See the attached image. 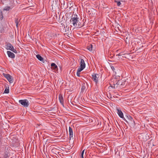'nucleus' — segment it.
<instances>
[{
    "mask_svg": "<svg viewBox=\"0 0 158 158\" xmlns=\"http://www.w3.org/2000/svg\"><path fill=\"white\" fill-rule=\"evenodd\" d=\"M125 83H126V81L123 82L121 80H117L116 79H112L110 82V84L111 87L115 89L118 87H123L125 85Z\"/></svg>",
    "mask_w": 158,
    "mask_h": 158,
    "instance_id": "1",
    "label": "nucleus"
},
{
    "mask_svg": "<svg viewBox=\"0 0 158 158\" xmlns=\"http://www.w3.org/2000/svg\"><path fill=\"white\" fill-rule=\"evenodd\" d=\"M71 23L75 28H81L83 27L84 23L79 21V18L77 15H74V17H72L71 19Z\"/></svg>",
    "mask_w": 158,
    "mask_h": 158,
    "instance_id": "2",
    "label": "nucleus"
},
{
    "mask_svg": "<svg viewBox=\"0 0 158 158\" xmlns=\"http://www.w3.org/2000/svg\"><path fill=\"white\" fill-rule=\"evenodd\" d=\"M19 102L25 107H28L29 105V101L26 99L19 100Z\"/></svg>",
    "mask_w": 158,
    "mask_h": 158,
    "instance_id": "3",
    "label": "nucleus"
},
{
    "mask_svg": "<svg viewBox=\"0 0 158 158\" xmlns=\"http://www.w3.org/2000/svg\"><path fill=\"white\" fill-rule=\"evenodd\" d=\"M6 48L7 49L10 50L15 53H16L17 52L16 50L14 48L13 46L9 43H6Z\"/></svg>",
    "mask_w": 158,
    "mask_h": 158,
    "instance_id": "4",
    "label": "nucleus"
},
{
    "mask_svg": "<svg viewBox=\"0 0 158 158\" xmlns=\"http://www.w3.org/2000/svg\"><path fill=\"white\" fill-rule=\"evenodd\" d=\"M3 75L4 77L7 79L10 83H12L13 82V80L12 77L9 74L3 73Z\"/></svg>",
    "mask_w": 158,
    "mask_h": 158,
    "instance_id": "5",
    "label": "nucleus"
},
{
    "mask_svg": "<svg viewBox=\"0 0 158 158\" xmlns=\"http://www.w3.org/2000/svg\"><path fill=\"white\" fill-rule=\"evenodd\" d=\"M92 79L97 84L98 82V78L99 77V75L98 74L94 73L92 75Z\"/></svg>",
    "mask_w": 158,
    "mask_h": 158,
    "instance_id": "6",
    "label": "nucleus"
},
{
    "mask_svg": "<svg viewBox=\"0 0 158 158\" xmlns=\"http://www.w3.org/2000/svg\"><path fill=\"white\" fill-rule=\"evenodd\" d=\"M117 113H118L119 116L121 118H123V120H124L126 122H127V121L126 120L125 118H124L123 114L122 113V111L121 110L118 108H117Z\"/></svg>",
    "mask_w": 158,
    "mask_h": 158,
    "instance_id": "7",
    "label": "nucleus"
},
{
    "mask_svg": "<svg viewBox=\"0 0 158 158\" xmlns=\"http://www.w3.org/2000/svg\"><path fill=\"white\" fill-rule=\"evenodd\" d=\"M69 139L70 140L71 139H73V131L70 127H69Z\"/></svg>",
    "mask_w": 158,
    "mask_h": 158,
    "instance_id": "8",
    "label": "nucleus"
},
{
    "mask_svg": "<svg viewBox=\"0 0 158 158\" xmlns=\"http://www.w3.org/2000/svg\"><path fill=\"white\" fill-rule=\"evenodd\" d=\"M59 99L61 105L64 106V98L63 97V95L60 94L59 95Z\"/></svg>",
    "mask_w": 158,
    "mask_h": 158,
    "instance_id": "9",
    "label": "nucleus"
},
{
    "mask_svg": "<svg viewBox=\"0 0 158 158\" xmlns=\"http://www.w3.org/2000/svg\"><path fill=\"white\" fill-rule=\"evenodd\" d=\"M51 69L54 70L55 72H56L58 70L57 66L54 63H52L51 64Z\"/></svg>",
    "mask_w": 158,
    "mask_h": 158,
    "instance_id": "10",
    "label": "nucleus"
},
{
    "mask_svg": "<svg viewBox=\"0 0 158 158\" xmlns=\"http://www.w3.org/2000/svg\"><path fill=\"white\" fill-rule=\"evenodd\" d=\"M7 53L9 57L11 58H14L15 57V55L13 52L10 51H7Z\"/></svg>",
    "mask_w": 158,
    "mask_h": 158,
    "instance_id": "11",
    "label": "nucleus"
},
{
    "mask_svg": "<svg viewBox=\"0 0 158 158\" xmlns=\"http://www.w3.org/2000/svg\"><path fill=\"white\" fill-rule=\"evenodd\" d=\"M85 64L84 60L83 59H81L80 61V67L85 68Z\"/></svg>",
    "mask_w": 158,
    "mask_h": 158,
    "instance_id": "12",
    "label": "nucleus"
},
{
    "mask_svg": "<svg viewBox=\"0 0 158 158\" xmlns=\"http://www.w3.org/2000/svg\"><path fill=\"white\" fill-rule=\"evenodd\" d=\"M15 23L16 24V26L17 28L18 27V25L20 23V20H19L18 19L16 18L15 20Z\"/></svg>",
    "mask_w": 158,
    "mask_h": 158,
    "instance_id": "13",
    "label": "nucleus"
},
{
    "mask_svg": "<svg viewBox=\"0 0 158 158\" xmlns=\"http://www.w3.org/2000/svg\"><path fill=\"white\" fill-rule=\"evenodd\" d=\"M37 58L40 61H42L43 60V58L40 55L38 54L36 55Z\"/></svg>",
    "mask_w": 158,
    "mask_h": 158,
    "instance_id": "14",
    "label": "nucleus"
},
{
    "mask_svg": "<svg viewBox=\"0 0 158 158\" xmlns=\"http://www.w3.org/2000/svg\"><path fill=\"white\" fill-rule=\"evenodd\" d=\"M87 49L90 51L92 50V45L91 44H89L87 47Z\"/></svg>",
    "mask_w": 158,
    "mask_h": 158,
    "instance_id": "15",
    "label": "nucleus"
},
{
    "mask_svg": "<svg viewBox=\"0 0 158 158\" xmlns=\"http://www.w3.org/2000/svg\"><path fill=\"white\" fill-rule=\"evenodd\" d=\"M9 87H6L4 91V93L5 94H8L9 93Z\"/></svg>",
    "mask_w": 158,
    "mask_h": 158,
    "instance_id": "16",
    "label": "nucleus"
},
{
    "mask_svg": "<svg viewBox=\"0 0 158 158\" xmlns=\"http://www.w3.org/2000/svg\"><path fill=\"white\" fill-rule=\"evenodd\" d=\"M11 9L10 7L9 6H7L5 7L3 9L4 10L8 11L10 10Z\"/></svg>",
    "mask_w": 158,
    "mask_h": 158,
    "instance_id": "17",
    "label": "nucleus"
},
{
    "mask_svg": "<svg viewBox=\"0 0 158 158\" xmlns=\"http://www.w3.org/2000/svg\"><path fill=\"white\" fill-rule=\"evenodd\" d=\"M114 2H116V3H117V5L118 6H119L121 4V3L119 1H117V0H114Z\"/></svg>",
    "mask_w": 158,
    "mask_h": 158,
    "instance_id": "18",
    "label": "nucleus"
},
{
    "mask_svg": "<svg viewBox=\"0 0 158 158\" xmlns=\"http://www.w3.org/2000/svg\"><path fill=\"white\" fill-rule=\"evenodd\" d=\"M85 150H84L82 151L80 154V156L81 158H84V152Z\"/></svg>",
    "mask_w": 158,
    "mask_h": 158,
    "instance_id": "19",
    "label": "nucleus"
},
{
    "mask_svg": "<svg viewBox=\"0 0 158 158\" xmlns=\"http://www.w3.org/2000/svg\"><path fill=\"white\" fill-rule=\"evenodd\" d=\"M84 68H82L81 67H80V68H79L77 70V72H80H80L82 71V70Z\"/></svg>",
    "mask_w": 158,
    "mask_h": 158,
    "instance_id": "20",
    "label": "nucleus"
},
{
    "mask_svg": "<svg viewBox=\"0 0 158 158\" xmlns=\"http://www.w3.org/2000/svg\"><path fill=\"white\" fill-rule=\"evenodd\" d=\"M85 86L84 85H82L81 86V89L82 91H84L85 89Z\"/></svg>",
    "mask_w": 158,
    "mask_h": 158,
    "instance_id": "21",
    "label": "nucleus"
},
{
    "mask_svg": "<svg viewBox=\"0 0 158 158\" xmlns=\"http://www.w3.org/2000/svg\"><path fill=\"white\" fill-rule=\"evenodd\" d=\"M80 73L77 72V76H78V77H80Z\"/></svg>",
    "mask_w": 158,
    "mask_h": 158,
    "instance_id": "22",
    "label": "nucleus"
},
{
    "mask_svg": "<svg viewBox=\"0 0 158 158\" xmlns=\"http://www.w3.org/2000/svg\"><path fill=\"white\" fill-rule=\"evenodd\" d=\"M111 68L114 71V67L113 66H111Z\"/></svg>",
    "mask_w": 158,
    "mask_h": 158,
    "instance_id": "23",
    "label": "nucleus"
},
{
    "mask_svg": "<svg viewBox=\"0 0 158 158\" xmlns=\"http://www.w3.org/2000/svg\"><path fill=\"white\" fill-rule=\"evenodd\" d=\"M128 118L131 120H132V118L130 116H129Z\"/></svg>",
    "mask_w": 158,
    "mask_h": 158,
    "instance_id": "24",
    "label": "nucleus"
},
{
    "mask_svg": "<svg viewBox=\"0 0 158 158\" xmlns=\"http://www.w3.org/2000/svg\"><path fill=\"white\" fill-rule=\"evenodd\" d=\"M110 57H113V56H111V55L110 54Z\"/></svg>",
    "mask_w": 158,
    "mask_h": 158,
    "instance_id": "25",
    "label": "nucleus"
},
{
    "mask_svg": "<svg viewBox=\"0 0 158 158\" xmlns=\"http://www.w3.org/2000/svg\"><path fill=\"white\" fill-rule=\"evenodd\" d=\"M118 55V56H121V55L120 53H119V54Z\"/></svg>",
    "mask_w": 158,
    "mask_h": 158,
    "instance_id": "26",
    "label": "nucleus"
},
{
    "mask_svg": "<svg viewBox=\"0 0 158 158\" xmlns=\"http://www.w3.org/2000/svg\"><path fill=\"white\" fill-rule=\"evenodd\" d=\"M3 16H2V17L1 18V19H3Z\"/></svg>",
    "mask_w": 158,
    "mask_h": 158,
    "instance_id": "27",
    "label": "nucleus"
},
{
    "mask_svg": "<svg viewBox=\"0 0 158 158\" xmlns=\"http://www.w3.org/2000/svg\"><path fill=\"white\" fill-rule=\"evenodd\" d=\"M110 86H109V88H110Z\"/></svg>",
    "mask_w": 158,
    "mask_h": 158,
    "instance_id": "28",
    "label": "nucleus"
},
{
    "mask_svg": "<svg viewBox=\"0 0 158 158\" xmlns=\"http://www.w3.org/2000/svg\"><path fill=\"white\" fill-rule=\"evenodd\" d=\"M110 86H109V88H110Z\"/></svg>",
    "mask_w": 158,
    "mask_h": 158,
    "instance_id": "29",
    "label": "nucleus"
}]
</instances>
